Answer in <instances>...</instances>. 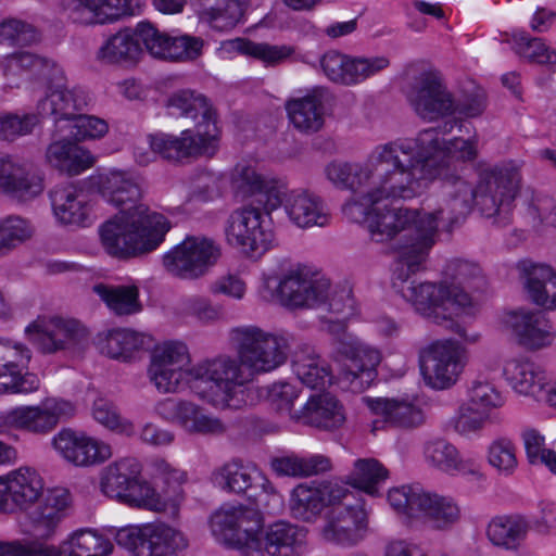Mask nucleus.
<instances>
[{
    "label": "nucleus",
    "mask_w": 556,
    "mask_h": 556,
    "mask_svg": "<svg viewBox=\"0 0 556 556\" xmlns=\"http://www.w3.org/2000/svg\"><path fill=\"white\" fill-rule=\"evenodd\" d=\"M338 503L325 513L321 538L329 543L352 547L366 535L368 519L364 502L348 486Z\"/></svg>",
    "instance_id": "dca6fc26"
},
{
    "label": "nucleus",
    "mask_w": 556,
    "mask_h": 556,
    "mask_svg": "<svg viewBox=\"0 0 556 556\" xmlns=\"http://www.w3.org/2000/svg\"><path fill=\"white\" fill-rule=\"evenodd\" d=\"M212 479L216 486L229 493L243 494L256 488H262L265 493L274 491L255 465L239 459H232L216 469Z\"/></svg>",
    "instance_id": "a19ab883"
},
{
    "label": "nucleus",
    "mask_w": 556,
    "mask_h": 556,
    "mask_svg": "<svg viewBox=\"0 0 556 556\" xmlns=\"http://www.w3.org/2000/svg\"><path fill=\"white\" fill-rule=\"evenodd\" d=\"M383 200L348 201L343 214L352 222L364 223L375 242L396 238L393 249L396 265H406L410 271L426 268L430 251L438 242V223L434 215L408 207H391Z\"/></svg>",
    "instance_id": "20e7f679"
},
{
    "label": "nucleus",
    "mask_w": 556,
    "mask_h": 556,
    "mask_svg": "<svg viewBox=\"0 0 556 556\" xmlns=\"http://www.w3.org/2000/svg\"><path fill=\"white\" fill-rule=\"evenodd\" d=\"M226 242L250 258H260L276 245L270 218L260 207L233 210L224 225Z\"/></svg>",
    "instance_id": "f8f14e48"
},
{
    "label": "nucleus",
    "mask_w": 556,
    "mask_h": 556,
    "mask_svg": "<svg viewBox=\"0 0 556 556\" xmlns=\"http://www.w3.org/2000/svg\"><path fill=\"white\" fill-rule=\"evenodd\" d=\"M77 413L76 404L59 396H48L37 405L13 407L1 415L2 425L35 435H46Z\"/></svg>",
    "instance_id": "f3484780"
},
{
    "label": "nucleus",
    "mask_w": 556,
    "mask_h": 556,
    "mask_svg": "<svg viewBox=\"0 0 556 556\" xmlns=\"http://www.w3.org/2000/svg\"><path fill=\"white\" fill-rule=\"evenodd\" d=\"M179 426L190 434L220 435L226 425L198 404L187 401Z\"/></svg>",
    "instance_id": "e2e57ef3"
},
{
    "label": "nucleus",
    "mask_w": 556,
    "mask_h": 556,
    "mask_svg": "<svg viewBox=\"0 0 556 556\" xmlns=\"http://www.w3.org/2000/svg\"><path fill=\"white\" fill-rule=\"evenodd\" d=\"M220 255V247L214 240L189 237L163 256V265L174 276L194 279L214 266Z\"/></svg>",
    "instance_id": "aec40b11"
},
{
    "label": "nucleus",
    "mask_w": 556,
    "mask_h": 556,
    "mask_svg": "<svg viewBox=\"0 0 556 556\" xmlns=\"http://www.w3.org/2000/svg\"><path fill=\"white\" fill-rule=\"evenodd\" d=\"M228 338L237 358L222 354L197 363L191 388L217 407L238 409L247 404L245 386L253 376L283 365L290 343L286 336L255 325L233 327Z\"/></svg>",
    "instance_id": "f257e3e1"
},
{
    "label": "nucleus",
    "mask_w": 556,
    "mask_h": 556,
    "mask_svg": "<svg viewBox=\"0 0 556 556\" xmlns=\"http://www.w3.org/2000/svg\"><path fill=\"white\" fill-rule=\"evenodd\" d=\"M45 157L50 166L71 176L81 174L96 163L89 150L65 138H53Z\"/></svg>",
    "instance_id": "49530a36"
},
{
    "label": "nucleus",
    "mask_w": 556,
    "mask_h": 556,
    "mask_svg": "<svg viewBox=\"0 0 556 556\" xmlns=\"http://www.w3.org/2000/svg\"><path fill=\"white\" fill-rule=\"evenodd\" d=\"M39 121L37 113H1L0 139L12 142L20 137L30 135Z\"/></svg>",
    "instance_id": "774afa93"
},
{
    "label": "nucleus",
    "mask_w": 556,
    "mask_h": 556,
    "mask_svg": "<svg viewBox=\"0 0 556 556\" xmlns=\"http://www.w3.org/2000/svg\"><path fill=\"white\" fill-rule=\"evenodd\" d=\"M407 99L415 113L427 122H434L456 111L452 93L439 73L433 71L422 72L415 78Z\"/></svg>",
    "instance_id": "393cba45"
},
{
    "label": "nucleus",
    "mask_w": 556,
    "mask_h": 556,
    "mask_svg": "<svg viewBox=\"0 0 556 556\" xmlns=\"http://www.w3.org/2000/svg\"><path fill=\"white\" fill-rule=\"evenodd\" d=\"M136 30L140 45L157 59L188 61L194 60L202 52L203 40L198 37H172L148 21L138 23Z\"/></svg>",
    "instance_id": "c85d7f7f"
},
{
    "label": "nucleus",
    "mask_w": 556,
    "mask_h": 556,
    "mask_svg": "<svg viewBox=\"0 0 556 556\" xmlns=\"http://www.w3.org/2000/svg\"><path fill=\"white\" fill-rule=\"evenodd\" d=\"M45 97L37 103L38 115L54 116L58 131H63L79 111L87 104L86 93L78 88L68 89L63 68L55 62V68H50L42 79Z\"/></svg>",
    "instance_id": "6ab92c4d"
},
{
    "label": "nucleus",
    "mask_w": 556,
    "mask_h": 556,
    "mask_svg": "<svg viewBox=\"0 0 556 556\" xmlns=\"http://www.w3.org/2000/svg\"><path fill=\"white\" fill-rule=\"evenodd\" d=\"M55 61L29 51H20L0 58V72L9 88H18L25 77L42 80Z\"/></svg>",
    "instance_id": "37998d69"
},
{
    "label": "nucleus",
    "mask_w": 556,
    "mask_h": 556,
    "mask_svg": "<svg viewBox=\"0 0 556 556\" xmlns=\"http://www.w3.org/2000/svg\"><path fill=\"white\" fill-rule=\"evenodd\" d=\"M327 96L325 87L316 86L304 94L288 99L285 108L290 124L305 135L319 131L325 124Z\"/></svg>",
    "instance_id": "c9c22d12"
},
{
    "label": "nucleus",
    "mask_w": 556,
    "mask_h": 556,
    "mask_svg": "<svg viewBox=\"0 0 556 556\" xmlns=\"http://www.w3.org/2000/svg\"><path fill=\"white\" fill-rule=\"evenodd\" d=\"M99 191L119 212L99 228L104 250L112 256L130 257L155 250L169 230L167 218L146 204L142 197V179L135 173L111 169L99 176Z\"/></svg>",
    "instance_id": "f03ea898"
},
{
    "label": "nucleus",
    "mask_w": 556,
    "mask_h": 556,
    "mask_svg": "<svg viewBox=\"0 0 556 556\" xmlns=\"http://www.w3.org/2000/svg\"><path fill=\"white\" fill-rule=\"evenodd\" d=\"M194 365L187 344L179 340L159 343L151 355L148 376L160 393H179L191 388Z\"/></svg>",
    "instance_id": "4468645a"
},
{
    "label": "nucleus",
    "mask_w": 556,
    "mask_h": 556,
    "mask_svg": "<svg viewBox=\"0 0 556 556\" xmlns=\"http://www.w3.org/2000/svg\"><path fill=\"white\" fill-rule=\"evenodd\" d=\"M250 0H217L215 5L201 11L200 20L213 29L225 31L243 21Z\"/></svg>",
    "instance_id": "bf43d9fd"
},
{
    "label": "nucleus",
    "mask_w": 556,
    "mask_h": 556,
    "mask_svg": "<svg viewBox=\"0 0 556 556\" xmlns=\"http://www.w3.org/2000/svg\"><path fill=\"white\" fill-rule=\"evenodd\" d=\"M293 419L319 429L331 430L345 421V412L338 399L330 393L312 395Z\"/></svg>",
    "instance_id": "de8ad7c7"
},
{
    "label": "nucleus",
    "mask_w": 556,
    "mask_h": 556,
    "mask_svg": "<svg viewBox=\"0 0 556 556\" xmlns=\"http://www.w3.org/2000/svg\"><path fill=\"white\" fill-rule=\"evenodd\" d=\"M413 141L376 146L362 163L331 162L326 178L338 189L355 195L350 201L410 200L418 189V169L412 163Z\"/></svg>",
    "instance_id": "7ed1b4c3"
},
{
    "label": "nucleus",
    "mask_w": 556,
    "mask_h": 556,
    "mask_svg": "<svg viewBox=\"0 0 556 556\" xmlns=\"http://www.w3.org/2000/svg\"><path fill=\"white\" fill-rule=\"evenodd\" d=\"M396 141H413L410 152L412 163L417 167L418 189L414 191V198L421 194L440 176L443 170L450 169L452 159L471 161L477 155V142L473 139L454 138L445 141L434 128L420 131L414 138L396 139Z\"/></svg>",
    "instance_id": "6e6552de"
},
{
    "label": "nucleus",
    "mask_w": 556,
    "mask_h": 556,
    "mask_svg": "<svg viewBox=\"0 0 556 556\" xmlns=\"http://www.w3.org/2000/svg\"><path fill=\"white\" fill-rule=\"evenodd\" d=\"M323 74L333 84L354 87L375 77L389 67L383 55L357 56L338 50H329L319 59Z\"/></svg>",
    "instance_id": "412c9836"
},
{
    "label": "nucleus",
    "mask_w": 556,
    "mask_h": 556,
    "mask_svg": "<svg viewBox=\"0 0 556 556\" xmlns=\"http://www.w3.org/2000/svg\"><path fill=\"white\" fill-rule=\"evenodd\" d=\"M218 53L224 59L242 54L254 58L266 66H276L292 58L295 48L291 45H271L254 42L245 38H235L223 41L218 48Z\"/></svg>",
    "instance_id": "a18cd8bd"
},
{
    "label": "nucleus",
    "mask_w": 556,
    "mask_h": 556,
    "mask_svg": "<svg viewBox=\"0 0 556 556\" xmlns=\"http://www.w3.org/2000/svg\"><path fill=\"white\" fill-rule=\"evenodd\" d=\"M112 542L91 529L71 532L59 545L0 541V556H109Z\"/></svg>",
    "instance_id": "ddd939ff"
},
{
    "label": "nucleus",
    "mask_w": 556,
    "mask_h": 556,
    "mask_svg": "<svg viewBox=\"0 0 556 556\" xmlns=\"http://www.w3.org/2000/svg\"><path fill=\"white\" fill-rule=\"evenodd\" d=\"M308 551L305 528L278 521L266 529L261 527L253 545L245 548V556H305Z\"/></svg>",
    "instance_id": "a878e982"
},
{
    "label": "nucleus",
    "mask_w": 556,
    "mask_h": 556,
    "mask_svg": "<svg viewBox=\"0 0 556 556\" xmlns=\"http://www.w3.org/2000/svg\"><path fill=\"white\" fill-rule=\"evenodd\" d=\"M40 472L30 466H21L0 476V511L28 510L46 493Z\"/></svg>",
    "instance_id": "bb28decb"
},
{
    "label": "nucleus",
    "mask_w": 556,
    "mask_h": 556,
    "mask_svg": "<svg viewBox=\"0 0 556 556\" xmlns=\"http://www.w3.org/2000/svg\"><path fill=\"white\" fill-rule=\"evenodd\" d=\"M470 359L469 350L460 341L434 340L419 350L418 363L425 384L435 391L448 390L462 379Z\"/></svg>",
    "instance_id": "9d476101"
},
{
    "label": "nucleus",
    "mask_w": 556,
    "mask_h": 556,
    "mask_svg": "<svg viewBox=\"0 0 556 556\" xmlns=\"http://www.w3.org/2000/svg\"><path fill=\"white\" fill-rule=\"evenodd\" d=\"M91 415L94 421L112 432L126 437H131L135 433L132 422L122 417L116 406L105 399H98L93 402Z\"/></svg>",
    "instance_id": "69168bd1"
},
{
    "label": "nucleus",
    "mask_w": 556,
    "mask_h": 556,
    "mask_svg": "<svg viewBox=\"0 0 556 556\" xmlns=\"http://www.w3.org/2000/svg\"><path fill=\"white\" fill-rule=\"evenodd\" d=\"M115 540L131 556H181L189 547L187 534L162 520L121 528Z\"/></svg>",
    "instance_id": "9b49d317"
},
{
    "label": "nucleus",
    "mask_w": 556,
    "mask_h": 556,
    "mask_svg": "<svg viewBox=\"0 0 556 556\" xmlns=\"http://www.w3.org/2000/svg\"><path fill=\"white\" fill-rule=\"evenodd\" d=\"M504 323L528 350L538 351L551 346L556 338L552 321L542 312L513 311L506 314Z\"/></svg>",
    "instance_id": "2f4dec72"
},
{
    "label": "nucleus",
    "mask_w": 556,
    "mask_h": 556,
    "mask_svg": "<svg viewBox=\"0 0 556 556\" xmlns=\"http://www.w3.org/2000/svg\"><path fill=\"white\" fill-rule=\"evenodd\" d=\"M503 376L515 392L526 396H538L547 383L545 371L522 357L507 358Z\"/></svg>",
    "instance_id": "09e8293b"
},
{
    "label": "nucleus",
    "mask_w": 556,
    "mask_h": 556,
    "mask_svg": "<svg viewBox=\"0 0 556 556\" xmlns=\"http://www.w3.org/2000/svg\"><path fill=\"white\" fill-rule=\"evenodd\" d=\"M372 415L392 428L412 430L426 422V413L418 400L401 397H363Z\"/></svg>",
    "instance_id": "473e14b6"
},
{
    "label": "nucleus",
    "mask_w": 556,
    "mask_h": 556,
    "mask_svg": "<svg viewBox=\"0 0 556 556\" xmlns=\"http://www.w3.org/2000/svg\"><path fill=\"white\" fill-rule=\"evenodd\" d=\"M184 500L185 493L179 488H174L170 492H157L140 475L118 502L129 507L167 514L176 518Z\"/></svg>",
    "instance_id": "e433bc0d"
},
{
    "label": "nucleus",
    "mask_w": 556,
    "mask_h": 556,
    "mask_svg": "<svg viewBox=\"0 0 556 556\" xmlns=\"http://www.w3.org/2000/svg\"><path fill=\"white\" fill-rule=\"evenodd\" d=\"M505 399L489 379L477 377L467 388V400L459 406L454 428L459 434H469L483 428L490 413L501 408Z\"/></svg>",
    "instance_id": "4be33fe9"
},
{
    "label": "nucleus",
    "mask_w": 556,
    "mask_h": 556,
    "mask_svg": "<svg viewBox=\"0 0 556 556\" xmlns=\"http://www.w3.org/2000/svg\"><path fill=\"white\" fill-rule=\"evenodd\" d=\"M93 291L118 316L137 314L142 309L139 289L135 285H103L93 287Z\"/></svg>",
    "instance_id": "6e6d98bb"
},
{
    "label": "nucleus",
    "mask_w": 556,
    "mask_h": 556,
    "mask_svg": "<svg viewBox=\"0 0 556 556\" xmlns=\"http://www.w3.org/2000/svg\"><path fill=\"white\" fill-rule=\"evenodd\" d=\"M141 475V465L135 457H122L104 467L100 475L101 492L117 502Z\"/></svg>",
    "instance_id": "3c124183"
},
{
    "label": "nucleus",
    "mask_w": 556,
    "mask_h": 556,
    "mask_svg": "<svg viewBox=\"0 0 556 556\" xmlns=\"http://www.w3.org/2000/svg\"><path fill=\"white\" fill-rule=\"evenodd\" d=\"M422 455L426 464L448 475L480 477L481 466L476 457L459 453L454 444L442 438H433L424 443Z\"/></svg>",
    "instance_id": "4c0bfd02"
},
{
    "label": "nucleus",
    "mask_w": 556,
    "mask_h": 556,
    "mask_svg": "<svg viewBox=\"0 0 556 556\" xmlns=\"http://www.w3.org/2000/svg\"><path fill=\"white\" fill-rule=\"evenodd\" d=\"M389 478L388 469L376 458H358L346 476L344 485L356 488L366 494L376 496L378 485ZM343 484V482H341Z\"/></svg>",
    "instance_id": "13d9d810"
},
{
    "label": "nucleus",
    "mask_w": 556,
    "mask_h": 556,
    "mask_svg": "<svg viewBox=\"0 0 556 556\" xmlns=\"http://www.w3.org/2000/svg\"><path fill=\"white\" fill-rule=\"evenodd\" d=\"M285 212L293 225L303 229L326 227L331 222V213L325 201L306 189L290 191L285 201Z\"/></svg>",
    "instance_id": "ea45409f"
},
{
    "label": "nucleus",
    "mask_w": 556,
    "mask_h": 556,
    "mask_svg": "<svg viewBox=\"0 0 556 556\" xmlns=\"http://www.w3.org/2000/svg\"><path fill=\"white\" fill-rule=\"evenodd\" d=\"M29 340L43 353L60 351L78 354L90 342V331L74 318H37L25 329Z\"/></svg>",
    "instance_id": "a211bd4d"
},
{
    "label": "nucleus",
    "mask_w": 556,
    "mask_h": 556,
    "mask_svg": "<svg viewBox=\"0 0 556 556\" xmlns=\"http://www.w3.org/2000/svg\"><path fill=\"white\" fill-rule=\"evenodd\" d=\"M166 108L169 115L194 121V131L198 136H203V131L210 130L215 135V140L219 141L220 129L217 113L202 93L190 89L179 90L167 99Z\"/></svg>",
    "instance_id": "72a5a7b5"
},
{
    "label": "nucleus",
    "mask_w": 556,
    "mask_h": 556,
    "mask_svg": "<svg viewBox=\"0 0 556 556\" xmlns=\"http://www.w3.org/2000/svg\"><path fill=\"white\" fill-rule=\"evenodd\" d=\"M146 337L131 329H113L99 340L100 352L110 358L128 362L143 350Z\"/></svg>",
    "instance_id": "864d4df0"
},
{
    "label": "nucleus",
    "mask_w": 556,
    "mask_h": 556,
    "mask_svg": "<svg viewBox=\"0 0 556 556\" xmlns=\"http://www.w3.org/2000/svg\"><path fill=\"white\" fill-rule=\"evenodd\" d=\"M55 452L68 464L79 468L103 465L113 457V446L80 430L62 429L51 440Z\"/></svg>",
    "instance_id": "b1692460"
},
{
    "label": "nucleus",
    "mask_w": 556,
    "mask_h": 556,
    "mask_svg": "<svg viewBox=\"0 0 556 556\" xmlns=\"http://www.w3.org/2000/svg\"><path fill=\"white\" fill-rule=\"evenodd\" d=\"M406 265H396L392 285L396 292L412 305L417 314L431 323L442 325L467 313L472 307L471 295L458 287L448 286L446 281L410 280Z\"/></svg>",
    "instance_id": "0eeeda50"
},
{
    "label": "nucleus",
    "mask_w": 556,
    "mask_h": 556,
    "mask_svg": "<svg viewBox=\"0 0 556 556\" xmlns=\"http://www.w3.org/2000/svg\"><path fill=\"white\" fill-rule=\"evenodd\" d=\"M263 288L270 299L289 308H324L344 315L354 308L350 288H332L327 278H313L307 266L288 260L263 274Z\"/></svg>",
    "instance_id": "423d86ee"
},
{
    "label": "nucleus",
    "mask_w": 556,
    "mask_h": 556,
    "mask_svg": "<svg viewBox=\"0 0 556 556\" xmlns=\"http://www.w3.org/2000/svg\"><path fill=\"white\" fill-rule=\"evenodd\" d=\"M73 504L71 492L62 486L47 489L28 514L29 533L41 541L52 540L70 515Z\"/></svg>",
    "instance_id": "cd10ccee"
},
{
    "label": "nucleus",
    "mask_w": 556,
    "mask_h": 556,
    "mask_svg": "<svg viewBox=\"0 0 556 556\" xmlns=\"http://www.w3.org/2000/svg\"><path fill=\"white\" fill-rule=\"evenodd\" d=\"M51 204L55 218L64 225L87 226L90 207L86 193L74 187L55 188L51 192Z\"/></svg>",
    "instance_id": "8fccbe9b"
},
{
    "label": "nucleus",
    "mask_w": 556,
    "mask_h": 556,
    "mask_svg": "<svg viewBox=\"0 0 556 556\" xmlns=\"http://www.w3.org/2000/svg\"><path fill=\"white\" fill-rule=\"evenodd\" d=\"M271 468L279 476L307 477L330 470L331 460L320 454L308 457L289 455L273 459Z\"/></svg>",
    "instance_id": "052dcab7"
},
{
    "label": "nucleus",
    "mask_w": 556,
    "mask_h": 556,
    "mask_svg": "<svg viewBox=\"0 0 556 556\" xmlns=\"http://www.w3.org/2000/svg\"><path fill=\"white\" fill-rule=\"evenodd\" d=\"M45 189L41 175L30 170L25 162L0 152V191L17 199L29 201Z\"/></svg>",
    "instance_id": "f704fd0d"
},
{
    "label": "nucleus",
    "mask_w": 556,
    "mask_h": 556,
    "mask_svg": "<svg viewBox=\"0 0 556 556\" xmlns=\"http://www.w3.org/2000/svg\"><path fill=\"white\" fill-rule=\"evenodd\" d=\"M517 269L530 302L547 311L556 309V271L546 264L527 260L519 262Z\"/></svg>",
    "instance_id": "58836bf2"
},
{
    "label": "nucleus",
    "mask_w": 556,
    "mask_h": 556,
    "mask_svg": "<svg viewBox=\"0 0 556 556\" xmlns=\"http://www.w3.org/2000/svg\"><path fill=\"white\" fill-rule=\"evenodd\" d=\"M429 492L418 484H405L388 491L390 506L408 520H419Z\"/></svg>",
    "instance_id": "680f3d73"
},
{
    "label": "nucleus",
    "mask_w": 556,
    "mask_h": 556,
    "mask_svg": "<svg viewBox=\"0 0 556 556\" xmlns=\"http://www.w3.org/2000/svg\"><path fill=\"white\" fill-rule=\"evenodd\" d=\"M325 329L337 337L333 359L340 364L339 379L352 392L367 389L377 377L382 352L361 339L345 333V324L326 320Z\"/></svg>",
    "instance_id": "1a4fd4ad"
},
{
    "label": "nucleus",
    "mask_w": 556,
    "mask_h": 556,
    "mask_svg": "<svg viewBox=\"0 0 556 556\" xmlns=\"http://www.w3.org/2000/svg\"><path fill=\"white\" fill-rule=\"evenodd\" d=\"M529 531L527 520L521 516H500L493 518L486 529L489 540L496 546L516 549Z\"/></svg>",
    "instance_id": "4d7b16f0"
},
{
    "label": "nucleus",
    "mask_w": 556,
    "mask_h": 556,
    "mask_svg": "<svg viewBox=\"0 0 556 556\" xmlns=\"http://www.w3.org/2000/svg\"><path fill=\"white\" fill-rule=\"evenodd\" d=\"M460 517L462 509L453 497L429 492L419 520L435 530H448Z\"/></svg>",
    "instance_id": "5fc2aeb1"
},
{
    "label": "nucleus",
    "mask_w": 556,
    "mask_h": 556,
    "mask_svg": "<svg viewBox=\"0 0 556 556\" xmlns=\"http://www.w3.org/2000/svg\"><path fill=\"white\" fill-rule=\"evenodd\" d=\"M143 55L135 28H122L109 36L97 51V60L104 65L132 67Z\"/></svg>",
    "instance_id": "c03bdc74"
},
{
    "label": "nucleus",
    "mask_w": 556,
    "mask_h": 556,
    "mask_svg": "<svg viewBox=\"0 0 556 556\" xmlns=\"http://www.w3.org/2000/svg\"><path fill=\"white\" fill-rule=\"evenodd\" d=\"M437 178L442 179V201L426 214L434 215L438 235L441 230L451 232L475 204L486 218H495L500 225L507 224L522 179L519 166L513 163L484 173L477 186L450 169Z\"/></svg>",
    "instance_id": "39448f33"
},
{
    "label": "nucleus",
    "mask_w": 556,
    "mask_h": 556,
    "mask_svg": "<svg viewBox=\"0 0 556 556\" xmlns=\"http://www.w3.org/2000/svg\"><path fill=\"white\" fill-rule=\"evenodd\" d=\"M30 350L23 343L0 339V395L29 394L40 379L28 370Z\"/></svg>",
    "instance_id": "5701e85b"
},
{
    "label": "nucleus",
    "mask_w": 556,
    "mask_h": 556,
    "mask_svg": "<svg viewBox=\"0 0 556 556\" xmlns=\"http://www.w3.org/2000/svg\"><path fill=\"white\" fill-rule=\"evenodd\" d=\"M346 486L339 481L301 483L292 490L290 509L296 519L313 521L330 506L338 503Z\"/></svg>",
    "instance_id": "c756f323"
},
{
    "label": "nucleus",
    "mask_w": 556,
    "mask_h": 556,
    "mask_svg": "<svg viewBox=\"0 0 556 556\" xmlns=\"http://www.w3.org/2000/svg\"><path fill=\"white\" fill-rule=\"evenodd\" d=\"M204 136H198L195 131L185 129L179 136L156 132L153 134L152 143L162 159L168 161H180L192 156H213L217 149L218 142L215 135L210 130L203 131Z\"/></svg>",
    "instance_id": "7c9ffc66"
},
{
    "label": "nucleus",
    "mask_w": 556,
    "mask_h": 556,
    "mask_svg": "<svg viewBox=\"0 0 556 556\" xmlns=\"http://www.w3.org/2000/svg\"><path fill=\"white\" fill-rule=\"evenodd\" d=\"M443 277L448 286L458 287L468 293L480 289L484 285L480 266L463 258L450 260L443 269Z\"/></svg>",
    "instance_id": "0e129e2a"
},
{
    "label": "nucleus",
    "mask_w": 556,
    "mask_h": 556,
    "mask_svg": "<svg viewBox=\"0 0 556 556\" xmlns=\"http://www.w3.org/2000/svg\"><path fill=\"white\" fill-rule=\"evenodd\" d=\"M208 529L216 543L245 556L263 526L261 513L244 505H223L208 518Z\"/></svg>",
    "instance_id": "2eb2a0df"
},
{
    "label": "nucleus",
    "mask_w": 556,
    "mask_h": 556,
    "mask_svg": "<svg viewBox=\"0 0 556 556\" xmlns=\"http://www.w3.org/2000/svg\"><path fill=\"white\" fill-rule=\"evenodd\" d=\"M293 371L303 384L311 389H324L333 380L328 363L314 350H302L293 359Z\"/></svg>",
    "instance_id": "603ef678"
},
{
    "label": "nucleus",
    "mask_w": 556,
    "mask_h": 556,
    "mask_svg": "<svg viewBox=\"0 0 556 556\" xmlns=\"http://www.w3.org/2000/svg\"><path fill=\"white\" fill-rule=\"evenodd\" d=\"M488 462L500 473L510 476L518 466L517 447L508 438H497L488 447Z\"/></svg>",
    "instance_id": "338daca9"
},
{
    "label": "nucleus",
    "mask_w": 556,
    "mask_h": 556,
    "mask_svg": "<svg viewBox=\"0 0 556 556\" xmlns=\"http://www.w3.org/2000/svg\"><path fill=\"white\" fill-rule=\"evenodd\" d=\"M67 17L81 25L116 21L128 11V0H61Z\"/></svg>",
    "instance_id": "79ce46f5"
}]
</instances>
